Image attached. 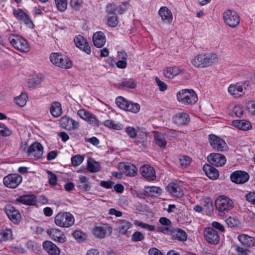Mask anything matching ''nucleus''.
Masks as SVG:
<instances>
[{"label":"nucleus","instance_id":"obj_10","mask_svg":"<svg viewBox=\"0 0 255 255\" xmlns=\"http://www.w3.org/2000/svg\"><path fill=\"white\" fill-rule=\"evenodd\" d=\"M141 175L147 181H154L156 179V173L153 167L149 164L142 165L139 169Z\"/></svg>","mask_w":255,"mask_h":255},{"label":"nucleus","instance_id":"obj_9","mask_svg":"<svg viewBox=\"0 0 255 255\" xmlns=\"http://www.w3.org/2000/svg\"><path fill=\"white\" fill-rule=\"evenodd\" d=\"M163 75L168 79H172L175 76L182 74L183 76L187 78L189 75L185 71L181 69L178 66H169L164 69L163 70Z\"/></svg>","mask_w":255,"mask_h":255},{"label":"nucleus","instance_id":"obj_62","mask_svg":"<svg viewBox=\"0 0 255 255\" xmlns=\"http://www.w3.org/2000/svg\"><path fill=\"white\" fill-rule=\"evenodd\" d=\"M247 108L250 113L252 114H255V101H249L247 105Z\"/></svg>","mask_w":255,"mask_h":255},{"label":"nucleus","instance_id":"obj_18","mask_svg":"<svg viewBox=\"0 0 255 255\" xmlns=\"http://www.w3.org/2000/svg\"><path fill=\"white\" fill-rule=\"evenodd\" d=\"M207 159L211 164L216 166H222L226 162L225 156L220 153H211L208 156Z\"/></svg>","mask_w":255,"mask_h":255},{"label":"nucleus","instance_id":"obj_37","mask_svg":"<svg viewBox=\"0 0 255 255\" xmlns=\"http://www.w3.org/2000/svg\"><path fill=\"white\" fill-rule=\"evenodd\" d=\"M79 189L83 191H89L91 189V185L88 178L85 176L79 177V183L77 185Z\"/></svg>","mask_w":255,"mask_h":255},{"label":"nucleus","instance_id":"obj_43","mask_svg":"<svg viewBox=\"0 0 255 255\" xmlns=\"http://www.w3.org/2000/svg\"><path fill=\"white\" fill-rule=\"evenodd\" d=\"M12 231L10 229H6L0 232V242H5L11 239Z\"/></svg>","mask_w":255,"mask_h":255},{"label":"nucleus","instance_id":"obj_34","mask_svg":"<svg viewBox=\"0 0 255 255\" xmlns=\"http://www.w3.org/2000/svg\"><path fill=\"white\" fill-rule=\"evenodd\" d=\"M17 201L23 204L27 205H33L36 203V197L33 195L21 196L17 199Z\"/></svg>","mask_w":255,"mask_h":255},{"label":"nucleus","instance_id":"obj_57","mask_svg":"<svg viewBox=\"0 0 255 255\" xmlns=\"http://www.w3.org/2000/svg\"><path fill=\"white\" fill-rule=\"evenodd\" d=\"M233 113L237 117L242 116L244 113L243 107L240 105H236L234 108Z\"/></svg>","mask_w":255,"mask_h":255},{"label":"nucleus","instance_id":"obj_1","mask_svg":"<svg viewBox=\"0 0 255 255\" xmlns=\"http://www.w3.org/2000/svg\"><path fill=\"white\" fill-rule=\"evenodd\" d=\"M218 60V56L215 53H202L195 56L191 63L196 67H207L216 63Z\"/></svg>","mask_w":255,"mask_h":255},{"label":"nucleus","instance_id":"obj_45","mask_svg":"<svg viewBox=\"0 0 255 255\" xmlns=\"http://www.w3.org/2000/svg\"><path fill=\"white\" fill-rule=\"evenodd\" d=\"M128 101L124 98L122 97H119L116 99V103L117 105L121 109L125 110L126 106L128 104Z\"/></svg>","mask_w":255,"mask_h":255},{"label":"nucleus","instance_id":"obj_20","mask_svg":"<svg viewBox=\"0 0 255 255\" xmlns=\"http://www.w3.org/2000/svg\"><path fill=\"white\" fill-rule=\"evenodd\" d=\"M13 14L18 20L23 22L28 27H32L33 26V24L32 20L22 10L20 9L15 10Z\"/></svg>","mask_w":255,"mask_h":255},{"label":"nucleus","instance_id":"obj_27","mask_svg":"<svg viewBox=\"0 0 255 255\" xmlns=\"http://www.w3.org/2000/svg\"><path fill=\"white\" fill-rule=\"evenodd\" d=\"M228 92L235 98L242 97L245 94L242 85L238 83L230 85L228 88Z\"/></svg>","mask_w":255,"mask_h":255},{"label":"nucleus","instance_id":"obj_19","mask_svg":"<svg viewBox=\"0 0 255 255\" xmlns=\"http://www.w3.org/2000/svg\"><path fill=\"white\" fill-rule=\"evenodd\" d=\"M112 232V228L107 225H104L101 226H96L93 229L94 236L99 239L105 238L108 233Z\"/></svg>","mask_w":255,"mask_h":255},{"label":"nucleus","instance_id":"obj_46","mask_svg":"<svg viewBox=\"0 0 255 255\" xmlns=\"http://www.w3.org/2000/svg\"><path fill=\"white\" fill-rule=\"evenodd\" d=\"M118 5L115 3H109L106 6V12L108 15H116L115 12L118 10Z\"/></svg>","mask_w":255,"mask_h":255},{"label":"nucleus","instance_id":"obj_21","mask_svg":"<svg viewBox=\"0 0 255 255\" xmlns=\"http://www.w3.org/2000/svg\"><path fill=\"white\" fill-rule=\"evenodd\" d=\"M166 188L168 192L174 197L181 198L184 195L182 189L177 183H170L167 186Z\"/></svg>","mask_w":255,"mask_h":255},{"label":"nucleus","instance_id":"obj_36","mask_svg":"<svg viewBox=\"0 0 255 255\" xmlns=\"http://www.w3.org/2000/svg\"><path fill=\"white\" fill-rule=\"evenodd\" d=\"M50 112L54 117H58L62 113V109L61 104L58 102H54L51 104Z\"/></svg>","mask_w":255,"mask_h":255},{"label":"nucleus","instance_id":"obj_23","mask_svg":"<svg viewBox=\"0 0 255 255\" xmlns=\"http://www.w3.org/2000/svg\"><path fill=\"white\" fill-rule=\"evenodd\" d=\"M92 39L94 45L97 48L103 47L106 42L105 34L102 31L94 33Z\"/></svg>","mask_w":255,"mask_h":255},{"label":"nucleus","instance_id":"obj_6","mask_svg":"<svg viewBox=\"0 0 255 255\" xmlns=\"http://www.w3.org/2000/svg\"><path fill=\"white\" fill-rule=\"evenodd\" d=\"M10 44L16 49L23 52H27L30 50L27 41L22 37L12 34L8 38Z\"/></svg>","mask_w":255,"mask_h":255},{"label":"nucleus","instance_id":"obj_42","mask_svg":"<svg viewBox=\"0 0 255 255\" xmlns=\"http://www.w3.org/2000/svg\"><path fill=\"white\" fill-rule=\"evenodd\" d=\"M139 110L140 105L139 104L128 101L125 111L137 113L139 112Z\"/></svg>","mask_w":255,"mask_h":255},{"label":"nucleus","instance_id":"obj_14","mask_svg":"<svg viewBox=\"0 0 255 255\" xmlns=\"http://www.w3.org/2000/svg\"><path fill=\"white\" fill-rule=\"evenodd\" d=\"M61 127L66 130H71L79 128V123L68 116H63L60 120Z\"/></svg>","mask_w":255,"mask_h":255},{"label":"nucleus","instance_id":"obj_7","mask_svg":"<svg viewBox=\"0 0 255 255\" xmlns=\"http://www.w3.org/2000/svg\"><path fill=\"white\" fill-rule=\"evenodd\" d=\"M225 23L231 28L238 27L240 23V17L234 10L228 9L223 13Z\"/></svg>","mask_w":255,"mask_h":255},{"label":"nucleus","instance_id":"obj_58","mask_svg":"<svg viewBox=\"0 0 255 255\" xmlns=\"http://www.w3.org/2000/svg\"><path fill=\"white\" fill-rule=\"evenodd\" d=\"M143 235L138 231H136L133 233L131 237V240L134 242L141 241L143 239Z\"/></svg>","mask_w":255,"mask_h":255},{"label":"nucleus","instance_id":"obj_25","mask_svg":"<svg viewBox=\"0 0 255 255\" xmlns=\"http://www.w3.org/2000/svg\"><path fill=\"white\" fill-rule=\"evenodd\" d=\"M173 121L174 123L179 126H185L188 125L190 122L189 115L185 113H179L176 114L173 117Z\"/></svg>","mask_w":255,"mask_h":255},{"label":"nucleus","instance_id":"obj_60","mask_svg":"<svg viewBox=\"0 0 255 255\" xmlns=\"http://www.w3.org/2000/svg\"><path fill=\"white\" fill-rule=\"evenodd\" d=\"M77 115L81 118L86 121L88 118V116L90 115V113L84 109H80L78 111Z\"/></svg>","mask_w":255,"mask_h":255},{"label":"nucleus","instance_id":"obj_52","mask_svg":"<svg viewBox=\"0 0 255 255\" xmlns=\"http://www.w3.org/2000/svg\"><path fill=\"white\" fill-rule=\"evenodd\" d=\"M178 132L173 129H168L166 132L170 140H176L179 138Z\"/></svg>","mask_w":255,"mask_h":255},{"label":"nucleus","instance_id":"obj_53","mask_svg":"<svg viewBox=\"0 0 255 255\" xmlns=\"http://www.w3.org/2000/svg\"><path fill=\"white\" fill-rule=\"evenodd\" d=\"M191 162V158L187 156H182L179 160V163L181 166L187 167L190 165Z\"/></svg>","mask_w":255,"mask_h":255},{"label":"nucleus","instance_id":"obj_61","mask_svg":"<svg viewBox=\"0 0 255 255\" xmlns=\"http://www.w3.org/2000/svg\"><path fill=\"white\" fill-rule=\"evenodd\" d=\"M155 80L161 91H165L167 89V85L165 83H164L163 81H161L159 78L156 77Z\"/></svg>","mask_w":255,"mask_h":255},{"label":"nucleus","instance_id":"obj_4","mask_svg":"<svg viewBox=\"0 0 255 255\" xmlns=\"http://www.w3.org/2000/svg\"><path fill=\"white\" fill-rule=\"evenodd\" d=\"M73 216L68 212H60L58 213L54 218L55 224L62 228H69L74 223Z\"/></svg>","mask_w":255,"mask_h":255},{"label":"nucleus","instance_id":"obj_29","mask_svg":"<svg viewBox=\"0 0 255 255\" xmlns=\"http://www.w3.org/2000/svg\"><path fill=\"white\" fill-rule=\"evenodd\" d=\"M153 134L155 144L162 149L165 148L167 141L164 135L157 131H153Z\"/></svg>","mask_w":255,"mask_h":255},{"label":"nucleus","instance_id":"obj_50","mask_svg":"<svg viewBox=\"0 0 255 255\" xmlns=\"http://www.w3.org/2000/svg\"><path fill=\"white\" fill-rule=\"evenodd\" d=\"M119 23L118 19L116 15L108 16V23L111 27H116Z\"/></svg>","mask_w":255,"mask_h":255},{"label":"nucleus","instance_id":"obj_2","mask_svg":"<svg viewBox=\"0 0 255 255\" xmlns=\"http://www.w3.org/2000/svg\"><path fill=\"white\" fill-rule=\"evenodd\" d=\"M177 101L184 105H193L195 104L198 97L196 93L192 89H182L176 94Z\"/></svg>","mask_w":255,"mask_h":255},{"label":"nucleus","instance_id":"obj_3","mask_svg":"<svg viewBox=\"0 0 255 255\" xmlns=\"http://www.w3.org/2000/svg\"><path fill=\"white\" fill-rule=\"evenodd\" d=\"M215 206L219 211V215L223 216L225 211H229L234 207V202L226 196H220L216 200Z\"/></svg>","mask_w":255,"mask_h":255},{"label":"nucleus","instance_id":"obj_48","mask_svg":"<svg viewBox=\"0 0 255 255\" xmlns=\"http://www.w3.org/2000/svg\"><path fill=\"white\" fill-rule=\"evenodd\" d=\"M47 173L48 174L49 184L52 186H55L57 184V178L56 174L49 170L47 171Z\"/></svg>","mask_w":255,"mask_h":255},{"label":"nucleus","instance_id":"obj_44","mask_svg":"<svg viewBox=\"0 0 255 255\" xmlns=\"http://www.w3.org/2000/svg\"><path fill=\"white\" fill-rule=\"evenodd\" d=\"M125 131L127 135L131 138H135L137 136V130L133 127H127L125 129Z\"/></svg>","mask_w":255,"mask_h":255},{"label":"nucleus","instance_id":"obj_30","mask_svg":"<svg viewBox=\"0 0 255 255\" xmlns=\"http://www.w3.org/2000/svg\"><path fill=\"white\" fill-rule=\"evenodd\" d=\"M203 170L206 175L211 179H216L219 176L218 171L209 164H205L203 167Z\"/></svg>","mask_w":255,"mask_h":255},{"label":"nucleus","instance_id":"obj_33","mask_svg":"<svg viewBox=\"0 0 255 255\" xmlns=\"http://www.w3.org/2000/svg\"><path fill=\"white\" fill-rule=\"evenodd\" d=\"M144 191L146 195L153 197H157L162 193L161 188L157 186H145Z\"/></svg>","mask_w":255,"mask_h":255},{"label":"nucleus","instance_id":"obj_55","mask_svg":"<svg viewBox=\"0 0 255 255\" xmlns=\"http://www.w3.org/2000/svg\"><path fill=\"white\" fill-rule=\"evenodd\" d=\"M86 121L94 126H99V121L97 119L95 116L91 113H90V115L88 116V118Z\"/></svg>","mask_w":255,"mask_h":255},{"label":"nucleus","instance_id":"obj_56","mask_svg":"<svg viewBox=\"0 0 255 255\" xmlns=\"http://www.w3.org/2000/svg\"><path fill=\"white\" fill-rule=\"evenodd\" d=\"M246 199L249 202L255 205V192H250L245 196Z\"/></svg>","mask_w":255,"mask_h":255},{"label":"nucleus","instance_id":"obj_59","mask_svg":"<svg viewBox=\"0 0 255 255\" xmlns=\"http://www.w3.org/2000/svg\"><path fill=\"white\" fill-rule=\"evenodd\" d=\"M136 225L149 231H153L155 230V227L153 225H149L141 222H138L136 223Z\"/></svg>","mask_w":255,"mask_h":255},{"label":"nucleus","instance_id":"obj_28","mask_svg":"<svg viewBox=\"0 0 255 255\" xmlns=\"http://www.w3.org/2000/svg\"><path fill=\"white\" fill-rule=\"evenodd\" d=\"M117 230L120 234L125 235L131 227V223L125 220H121L116 223Z\"/></svg>","mask_w":255,"mask_h":255},{"label":"nucleus","instance_id":"obj_24","mask_svg":"<svg viewBox=\"0 0 255 255\" xmlns=\"http://www.w3.org/2000/svg\"><path fill=\"white\" fill-rule=\"evenodd\" d=\"M120 167L123 172L127 176H134L137 174V169L136 167L130 163H120Z\"/></svg>","mask_w":255,"mask_h":255},{"label":"nucleus","instance_id":"obj_49","mask_svg":"<svg viewBox=\"0 0 255 255\" xmlns=\"http://www.w3.org/2000/svg\"><path fill=\"white\" fill-rule=\"evenodd\" d=\"M226 223L230 228L237 227L240 224L239 221L237 218L231 217L226 219Z\"/></svg>","mask_w":255,"mask_h":255},{"label":"nucleus","instance_id":"obj_12","mask_svg":"<svg viewBox=\"0 0 255 255\" xmlns=\"http://www.w3.org/2000/svg\"><path fill=\"white\" fill-rule=\"evenodd\" d=\"M27 152L31 157L40 158L43 154V146L39 142H34L28 147Z\"/></svg>","mask_w":255,"mask_h":255},{"label":"nucleus","instance_id":"obj_64","mask_svg":"<svg viewBox=\"0 0 255 255\" xmlns=\"http://www.w3.org/2000/svg\"><path fill=\"white\" fill-rule=\"evenodd\" d=\"M121 85L129 88H134L135 83L132 80L125 81L121 83Z\"/></svg>","mask_w":255,"mask_h":255},{"label":"nucleus","instance_id":"obj_63","mask_svg":"<svg viewBox=\"0 0 255 255\" xmlns=\"http://www.w3.org/2000/svg\"><path fill=\"white\" fill-rule=\"evenodd\" d=\"M11 134V131L7 128L0 126V135L6 136Z\"/></svg>","mask_w":255,"mask_h":255},{"label":"nucleus","instance_id":"obj_47","mask_svg":"<svg viewBox=\"0 0 255 255\" xmlns=\"http://www.w3.org/2000/svg\"><path fill=\"white\" fill-rule=\"evenodd\" d=\"M57 8L61 11H64L67 8V0H55Z\"/></svg>","mask_w":255,"mask_h":255},{"label":"nucleus","instance_id":"obj_39","mask_svg":"<svg viewBox=\"0 0 255 255\" xmlns=\"http://www.w3.org/2000/svg\"><path fill=\"white\" fill-rule=\"evenodd\" d=\"M28 97L25 93L22 92L21 94L15 97L14 99L15 104L21 107H23L26 105Z\"/></svg>","mask_w":255,"mask_h":255},{"label":"nucleus","instance_id":"obj_32","mask_svg":"<svg viewBox=\"0 0 255 255\" xmlns=\"http://www.w3.org/2000/svg\"><path fill=\"white\" fill-rule=\"evenodd\" d=\"M171 235L173 238L179 241H185L187 240V234L181 229L173 228L172 230H171Z\"/></svg>","mask_w":255,"mask_h":255},{"label":"nucleus","instance_id":"obj_54","mask_svg":"<svg viewBox=\"0 0 255 255\" xmlns=\"http://www.w3.org/2000/svg\"><path fill=\"white\" fill-rule=\"evenodd\" d=\"M83 3V0H71L70 5L73 9L79 10Z\"/></svg>","mask_w":255,"mask_h":255},{"label":"nucleus","instance_id":"obj_41","mask_svg":"<svg viewBox=\"0 0 255 255\" xmlns=\"http://www.w3.org/2000/svg\"><path fill=\"white\" fill-rule=\"evenodd\" d=\"M104 125L105 127L115 130H121L124 128V126L122 124L109 120H106Z\"/></svg>","mask_w":255,"mask_h":255},{"label":"nucleus","instance_id":"obj_40","mask_svg":"<svg viewBox=\"0 0 255 255\" xmlns=\"http://www.w3.org/2000/svg\"><path fill=\"white\" fill-rule=\"evenodd\" d=\"M100 164L91 158L88 160L87 169L91 172H97L100 170Z\"/></svg>","mask_w":255,"mask_h":255},{"label":"nucleus","instance_id":"obj_17","mask_svg":"<svg viewBox=\"0 0 255 255\" xmlns=\"http://www.w3.org/2000/svg\"><path fill=\"white\" fill-rule=\"evenodd\" d=\"M230 177L233 182L237 184H243L249 180L250 176L246 172L238 170L233 172Z\"/></svg>","mask_w":255,"mask_h":255},{"label":"nucleus","instance_id":"obj_11","mask_svg":"<svg viewBox=\"0 0 255 255\" xmlns=\"http://www.w3.org/2000/svg\"><path fill=\"white\" fill-rule=\"evenodd\" d=\"M209 141L211 146L215 150L223 151L227 149L226 143L215 135L211 134L209 135Z\"/></svg>","mask_w":255,"mask_h":255},{"label":"nucleus","instance_id":"obj_31","mask_svg":"<svg viewBox=\"0 0 255 255\" xmlns=\"http://www.w3.org/2000/svg\"><path fill=\"white\" fill-rule=\"evenodd\" d=\"M159 14L164 22L170 23L172 21L173 18L172 13L166 6H163L160 8Z\"/></svg>","mask_w":255,"mask_h":255},{"label":"nucleus","instance_id":"obj_15","mask_svg":"<svg viewBox=\"0 0 255 255\" xmlns=\"http://www.w3.org/2000/svg\"><path fill=\"white\" fill-rule=\"evenodd\" d=\"M74 42L76 46L83 51L87 54L90 55L91 53V45L87 41V39L81 35L76 36L74 38Z\"/></svg>","mask_w":255,"mask_h":255},{"label":"nucleus","instance_id":"obj_38","mask_svg":"<svg viewBox=\"0 0 255 255\" xmlns=\"http://www.w3.org/2000/svg\"><path fill=\"white\" fill-rule=\"evenodd\" d=\"M233 125L239 129L246 130L249 129L251 125L249 122L245 120H234Z\"/></svg>","mask_w":255,"mask_h":255},{"label":"nucleus","instance_id":"obj_5","mask_svg":"<svg viewBox=\"0 0 255 255\" xmlns=\"http://www.w3.org/2000/svg\"><path fill=\"white\" fill-rule=\"evenodd\" d=\"M51 62L55 66L64 69H69L73 63L68 57L59 53H53L50 56Z\"/></svg>","mask_w":255,"mask_h":255},{"label":"nucleus","instance_id":"obj_13","mask_svg":"<svg viewBox=\"0 0 255 255\" xmlns=\"http://www.w3.org/2000/svg\"><path fill=\"white\" fill-rule=\"evenodd\" d=\"M204 235L207 242L211 244L216 245L220 240L218 232L213 228H206L204 231Z\"/></svg>","mask_w":255,"mask_h":255},{"label":"nucleus","instance_id":"obj_26","mask_svg":"<svg viewBox=\"0 0 255 255\" xmlns=\"http://www.w3.org/2000/svg\"><path fill=\"white\" fill-rule=\"evenodd\" d=\"M44 249L50 255H59L60 254V249L50 241H45L43 243Z\"/></svg>","mask_w":255,"mask_h":255},{"label":"nucleus","instance_id":"obj_16","mask_svg":"<svg viewBox=\"0 0 255 255\" xmlns=\"http://www.w3.org/2000/svg\"><path fill=\"white\" fill-rule=\"evenodd\" d=\"M5 211L9 220L13 223L17 224L20 221L21 219L20 213L13 206L7 205Z\"/></svg>","mask_w":255,"mask_h":255},{"label":"nucleus","instance_id":"obj_51","mask_svg":"<svg viewBox=\"0 0 255 255\" xmlns=\"http://www.w3.org/2000/svg\"><path fill=\"white\" fill-rule=\"evenodd\" d=\"M84 157L80 155H76L71 158L72 164L77 166L81 164L83 161Z\"/></svg>","mask_w":255,"mask_h":255},{"label":"nucleus","instance_id":"obj_35","mask_svg":"<svg viewBox=\"0 0 255 255\" xmlns=\"http://www.w3.org/2000/svg\"><path fill=\"white\" fill-rule=\"evenodd\" d=\"M238 239L241 243L247 247H253L255 245V239L247 235H241L238 236Z\"/></svg>","mask_w":255,"mask_h":255},{"label":"nucleus","instance_id":"obj_22","mask_svg":"<svg viewBox=\"0 0 255 255\" xmlns=\"http://www.w3.org/2000/svg\"><path fill=\"white\" fill-rule=\"evenodd\" d=\"M48 234L51 239L59 243H64L66 241V238L62 231L58 229H50L47 231Z\"/></svg>","mask_w":255,"mask_h":255},{"label":"nucleus","instance_id":"obj_8","mask_svg":"<svg viewBox=\"0 0 255 255\" xmlns=\"http://www.w3.org/2000/svg\"><path fill=\"white\" fill-rule=\"evenodd\" d=\"M22 177L18 174H10L3 179V184L10 188H15L22 182Z\"/></svg>","mask_w":255,"mask_h":255}]
</instances>
